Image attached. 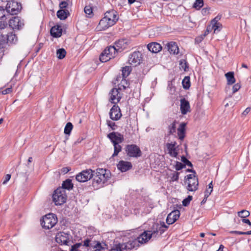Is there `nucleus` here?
<instances>
[{"instance_id":"nucleus-59","label":"nucleus","mask_w":251,"mask_h":251,"mask_svg":"<svg viewBox=\"0 0 251 251\" xmlns=\"http://www.w3.org/2000/svg\"><path fill=\"white\" fill-rule=\"evenodd\" d=\"M212 28H211V25H209L205 31L204 33L202 34L203 37H205L210 31H211Z\"/></svg>"},{"instance_id":"nucleus-50","label":"nucleus","mask_w":251,"mask_h":251,"mask_svg":"<svg viewBox=\"0 0 251 251\" xmlns=\"http://www.w3.org/2000/svg\"><path fill=\"white\" fill-rule=\"evenodd\" d=\"M222 27V25L220 23H217V24L211 26V28L212 29H214V32L217 30L218 31H220Z\"/></svg>"},{"instance_id":"nucleus-35","label":"nucleus","mask_w":251,"mask_h":251,"mask_svg":"<svg viewBox=\"0 0 251 251\" xmlns=\"http://www.w3.org/2000/svg\"><path fill=\"white\" fill-rule=\"evenodd\" d=\"M131 71V68L130 67L126 66L123 67L122 70L123 78H126L127 76H128Z\"/></svg>"},{"instance_id":"nucleus-20","label":"nucleus","mask_w":251,"mask_h":251,"mask_svg":"<svg viewBox=\"0 0 251 251\" xmlns=\"http://www.w3.org/2000/svg\"><path fill=\"white\" fill-rule=\"evenodd\" d=\"M132 167V165L131 163L126 161H120L117 164L118 169L120 170L122 172H125L131 169Z\"/></svg>"},{"instance_id":"nucleus-44","label":"nucleus","mask_w":251,"mask_h":251,"mask_svg":"<svg viewBox=\"0 0 251 251\" xmlns=\"http://www.w3.org/2000/svg\"><path fill=\"white\" fill-rule=\"evenodd\" d=\"M179 67L180 69H183L186 71L188 68V65L186 61L184 59H181L179 61Z\"/></svg>"},{"instance_id":"nucleus-22","label":"nucleus","mask_w":251,"mask_h":251,"mask_svg":"<svg viewBox=\"0 0 251 251\" xmlns=\"http://www.w3.org/2000/svg\"><path fill=\"white\" fill-rule=\"evenodd\" d=\"M115 48L117 49V50L121 52L124 49H126L127 46V41L126 39H121L115 43Z\"/></svg>"},{"instance_id":"nucleus-14","label":"nucleus","mask_w":251,"mask_h":251,"mask_svg":"<svg viewBox=\"0 0 251 251\" xmlns=\"http://www.w3.org/2000/svg\"><path fill=\"white\" fill-rule=\"evenodd\" d=\"M119 88H113L109 93L110 98L109 101L112 103H117L119 102L122 98Z\"/></svg>"},{"instance_id":"nucleus-53","label":"nucleus","mask_w":251,"mask_h":251,"mask_svg":"<svg viewBox=\"0 0 251 251\" xmlns=\"http://www.w3.org/2000/svg\"><path fill=\"white\" fill-rule=\"evenodd\" d=\"M6 8L4 9L3 7L0 6V19H3L6 17Z\"/></svg>"},{"instance_id":"nucleus-16","label":"nucleus","mask_w":251,"mask_h":251,"mask_svg":"<svg viewBox=\"0 0 251 251\" xmlns=\"http://www.w3.org/2000/svg\"><path fill=\"white\" fill-rule=\"evenodd\" d=\"M166 147L168 153L171 157H177L178 155V146H176V143L174 142L171 143H167Z\"/></svg>"},{"instance_id":"nucleus-57","label":"nucleus","mask_w":251,"mask_h":251,"mask_svg":"<svg viewBox=\"0 0 251 251\" xmlns=\"http://www.w3.org/2000/svg\"><path fill=\"white\" fill-rule=\"evenodd\" d=\"M97 249L92 251H105L102 248L101 245L100 243H98L95 247Z\"/></svg>"},{"instance_id":"nucleus-8","label":"nucleus","mask_w":251,"mask_h":251,"mask_svg":"<svg viewBox=\"0 0 251 251\" xmlns=\"http://www.w3.org/2000/svg\"><path fill=\"white\" fill-rule=\"evenodd\" d=\"M185 178L188 180L187 189L189 191H195L198 188L199 181L198 177L195 175L189 174Z\"/></svg>"},{"instance_id":"nucleus-24","label":"nucleus","mask_w":251,"mask_h":251,"mask_svg":"<svg viewBox=\"0 0 251 251\" xmlns=\"http://www.w3.org/2000/svg\"><path fill=\"white\" fill-rule=\"evenodd\" d=\"M148 49L152 53H157L162 50V46L157 42H152L147 46Z\"/></svg>"},{"instance_id":"nucleus-15","label":"nucleus","mask_w":251,"mask_h":251,"mask_svg":"<svg viewBox=\"0 0 251 251\" xmlns=\"http://www.w3.org/2000/svg\"><path fill=\"white\" fill-rule=\"evenodd\" d=\"M9 25L13 29H20L24 25V23L20 20V17L15 16L9 21Z\"/></svg>"},{"instance_id":"nucleus-3","label":"nucleus","mask_w":251,"mask_h":251,"mask_svg":"<svg viewBox=\"0 0 251 251\" xmlns=\"http://www.w3.org/2000/svg\"><path fill=\"white\" fill-rule=\"evenodd\" d=\"M57 222L56 216L53 213L46 215L41 220L42 227L45 229H49L53 227Z\"/></svg>"},{"instance_id":"nucleus-45","label":"nucleus","mask_w":251,"mask_h":251,"mask_svg":"<svg viewBox=\"0 0 251 251\" xmlns=\"http://www.w3.org/2000/svg\"><path fill=\"white\" fill-rule=\"evenodd\" d=\"M238 215L241 218H245L250 216V212L248 210H242L238 212Z\"/></svg>"},{"instance_id":"nucleus-2","label":"nucleus","mask_w":251,"mask_h":251,"mask_svg":"<svg viewBox=\"0 0 251 251\" xmlns=\"http://www.w3.org/2000/svg\"><path fill=\"white\" fill-rule=\"evenodd\" d=\"M104 15V17L99 22V25L103 30L114 25L119 19L118 13L114 10L106 11Z\"/></svg>"},{"instance_id":"nucleus-40","label":"nucleus","mask_w":251,"mask_h":251,"mask_svg":"<svg viewBox=\"0 0 251 251\" xmlns=\"http://www.w3.org/2000/svg\"><path fill=\"white\" fill-rule=\"evenodd\" d=\"M168 226L165 224L164 222H161L159 230V237L168 228Z\"/></svg>"},{"instance_id":"nucleus-12","label":"nucleus","mask_w":251,"mask_h":251,"mask_svg":"<svg viewBox=\"0 0 251 251\" xmlns=\"http://www.w3.org/2000/svg\"><path fill=\"white\" fill-rule=\"evenodd\" d=\"M121 109L120 107L116 104H114L110 109L109 112V116L111 120L113 121H118L122 117Z\"/></svg>"},{"instance_id":"nucleus-64","label":"nucleus","mask_w":251,"mask_h":251,"mask_svg":"<svg viewBox=\"0 0 251 251\" xmlns=\"http://www.w3.org/2000/svg\"><path fill=\"white\" fill-rule=\"evenodd\" d=\"M212 192H211L210 190L207 188L204 192V196H205L206 197H208Z\"/></svg>"},{"instance_id":"nucleus-19","label":"nucleus","mask_w":251,"mask_h":251,"mask_svg":"<svg viewBox=\"0 0 251 251\" xmlns=\"http://www.w3.org/2000/svg\"><path fill=\"white\" fill-rule=\"evenodd\" d=\"M151 235L152 234H151V232H149V231H144L137 237V239H136L138 241V244L146 243L151 237H152Z\"/></svg>"},{"instance_id":"nucleus-36","label":"nucleus","mask_w":251,"mask_h":251,"mask_svg":"<svg viewBox=\"0 0 251 251\" xmlns=\"http://www.w3.org/2000/svg\"><path fill=\"white\" fill-rule=\"evenodd\" d=\"M84 10L86 15L87 17L91 18L93 16L94 14L93 12V9L92 6L90 5H86L84 7Z\"/></svg>"},{"instance_id":"nucleus-54","label":"nucleus","mask_w":251,"mask_h":251,"mask_svg":"<svg viewBox=\"0 0 251 251\" xmlns=\"http://www.w3.org/2000/svg\"><path fill=\"white\" fill-rule=\"evenodd\" d=\"M241 88V85L237 83L234 85L232 87V93H235L237 92Z\"/></svg>"},{"instance_id":"nucleus-18","label":"nucleus","mask_w":251,"mask_h":251,"mask_svg":"<svg viewBox=\"0 0 251 251\" xmlns=\"http://www.w3.org/2000/svg\"><path fill=\"white\" fill-rule=\"evenodd\" d=\"M180 109L182 114L185 115L190 112V105L188 100L185 98H182L180 99Z\"/></svg>"},{"instance_id":"nucleus-49","label":"nucleus","mask_w":251,"mask_h":251,"mask_svg":"<svg viewBox=\"0 0 251 251\" xmlns=\"http://www.w3.org/2000/svg\"><path fill=\"white\" fill-rule=\"evenodd\" d=\"M176 164L175 168L176 171H180L182 169L185 167V165H184L183 163H182L181 162H179L178 161H176Z\"/></svg>"},{"instance_id":"nucleus-56","label":"nucleus","mask_w":251,"mask_h":251,"mask_svg":"<svg viewBox=\"0 0 251 251\" xmlns=\"http://www.w3.org/2000/svg\"><path fill=\"white\" fill-rule=\"evenodd\" d=\"M12 91V87L7 88L2 91L1 93L3 95H6L7 94H9Z\"/></svg>"},{"instance_id":"nucleus-38","label":"nucleus","mask_w":251,"mask_h":251,"mask_svg":"<svg viewBox=\"0 0 251 251\" xmlns=\"http://www.w3.org/2000/svg\"><path fill=\"white\" fill-rule=\"evenodd\" d=\"M100 60L102 62H106L111 59L108 54L104 53V50L101 53L99 57Z\"/></svg>"},{"instance_id":"nucleus-61","label":"nucleus","mask_w":251,"mask_h":251,"mask_svg":"<svg viewBox=\"0 0 251 251\" xmlns=\"http://www.w3.org/2000/svg\"><path fill=\"white\" fill-rule=\"evenodd\" d=\"M7 26V23L5 21L0 22V29H4Z\"/></svg>"},{"instance_id":"nucleus-32","label":"nucleus","mask_w":251,"mask_h":251,"mask_svg":"<svg viewBox=\"0 0 251 251\" xmlns=\"http://www.w3.org/2000/svg\"><path fill=\"white\" fill-rule=\"evenodd\" d=\"M5 37L8 43H15L17 40L16 36L12 33H8Z\"/></svg>"},{"instance_id":"nucleus-6","label":"nucleus","mask_w":251,"mask_h":251,"mask_svg":"<svg viewBox=\"0 0 251 251\" xmlns=\"http://www.w3.org/2000/svg\"><path fill=\"white\" fill-rule=\"evenodd\" d=\"M7 2L5 8L8 14L17 15L20 12L22 9V5L20 3L13 0H10Z\"/></svg>"},{"instance_id":"nucleus-55","label":"nucleus","mask_w":251,"mask_h":251,"mask_svg":"<svg viewBox=\"0 0 251 251\" xmlns=\"http://www.w3.org/2000/svg\"><path fill=\"white\" fill-rule=\"evenodd\" d=\"M68 5V2L65 1H62L59 3V7L60 9H65V8H67Z\"/></svg>"},{"instance_id":"nucleus-58","label":"nucleus","mask_w":251,"mask_h":251,"mask_svg":"<svg viewBox=\"0 0 251 251\" xmlns=\"http://www.w3.org/2000/svg\"><path fill=\"white\" fill-rule=\"evenodd\" d=\"M11 175L10 174H7L4 177V180L3 181V184H5L10 179Z\"/></svg>"},{"instance_id":"nucleus-10","label":"nucleus","mask_w":251,"mask_h":251,"mask_svg":"<svg viewBox=\"0 0 251 251\" xmlns=\"http://www.w3.org/2000/svg\"><path fill=\"white\" fill-rule=\"evenodd\" d=\"M120 245L123 251H130L134 249H137L139 246L136 239H130L126 242L120 243Z\"/></svg>"},{"instance_id":"nucleus-52","label":"nucleus","mask_w":251,"mask_h":251,"mask_svg":"<svg viewBox=\"0 0 251 251\" xmlns=\"http://www.w3.org/2000/svg\"><path fill=\"white\" fill-rule=\"evenodd\" d=\"M106 124L107 126L110 128H111L112 130H115L117 126L116 125L114 122H112L110 120H107Z\"/></svg>"},{"instance_id":"nucleus-62","label":"nucleus","mask_w":251,"mask_h":251,"mask_svg":"<svg viewBox=\"0 0 251 251\" xmlns=\"http://www.w3.org/2000/svg\"><path fill=\"white\" fill-rule=\"evenodd\" d=\"M90 240H89V239H87L84 241L83 245H82L83 246H85L87 247H89L90 246Z\"/></svg>"},{"instance_id":"nucleus-11","label":"nucleus","mask_w":251,"mask_h":251,"mask_svg":"<svg viewBox=\"0 0 251 251\" xmlns=\"http://www.w3.org/2000/svg\"><path fill=\"white\" fill-rule=\"evenodd\" d=\"M107 137L113 144L115 143L120 144L124 141V135L118 132H112L107 134Z\"/></svg>"},{"instance_id":"nucleus-41","label":"nucleus","mask_w":251,"mask_h":251,"mask_svg":"<svg viewBox=\"0 0 251 251\" xmlns=\"http://www.w3.org/2000/svg\"><path fill=\"white\" fill-rule=\"evenodd\" d=\"M129 84L126 78H122V80L121 82V83L119 84V89L120 90L123 89L124 90H125L126 88L129 87Z\"/></svg>"},{"instance_id":"nucleus-4","label":"nucleus","mask_w":251,"mask_h":251,"mask_svg":"<svg viewBox=\"0 0 251 251\" xmlns=\"http://www.w3.org/2000/svg\"><path fill=\"white\" fill-rule=\"evenodd\" d=\"M67 200L66 191L63 188H58L54 191L52 195V200L56 205H61L64 203Z\"/></svg>"},{"instance_id":"nucleus-30","label":"nucleus","mask_w":251,"mask_h":251,"mask_svg":"<svg viewBox=\"0 0 251 251\" xmlns=\"http://www.w3.org/2000/svg\"><path fill=\"white\" fill-rule=\"evenodd\" d=\"M73 188V184L72 182V180L70 179H67L64 181L62 183V187H59V188H63V190L67 189L70 190Z\"/></svg>"},{"instance_id":"nucleus-42","label":"nucleus","mask_w":251,"mask_h":251,"mask_svg":"<svg viewBox=\"0 0 251 251\" xmlns=\"http://www.w3.org/2000/svg\"><path fill=\"white\" fill-rule=\"evenodd\" d=\"M8 44L6 37L4 35L0 36V49H3L5 45Z\"/></svg>"},{"instance_id":"nucleus-33","label":"nucleus","mask_w":251,"mask_h":251,"mask_svg":"<svg viewBox=\"0 0 251 251\" xmlns=\"http://www.w3.org/2000/svg\"><path fill=\"white\" fill-rule=\"evenodd\" d=\"M114 146V152L112 155V157H115L117 156L120 152L122 151V146L117 144V143H115L114 144H113Z\"/></svg>"},{"instance_id":"nucleus-31","label":"nucleus","mask_w":251,"mask_h":251,"mask_svg":"<svg viewBox=\"0 0 251 251\" xmlns=\"http://www.w3.org/2000/svg\"><path fill=\"white\" fill-rule=\"evenodd\" d=\"M176 121L175 120L172 123L168 126L167 136L173 135L176 131Z\"/></svg>"},{"instance_id":"nucleus-37","label":"nucleus","mask_w":251,"mask_h":251,"mask_svg":"<svg viewBox=\"0 0 251 251\" xmlns=\"http://www.w3.org/2000/svg\"><path fill=\"white\" fill-rule=\"evenodd\" d=\"M66 54V51L63 48L59 49L56 51V55L59 59L64 58Z\"/></svg>"},{"instance_id":"nucleus-63","label":"nucleus","mask_w":251,"mask_h":251,"mask_svg":"<svg viewBox=\"0 0 251 251\" xmlns=\"http://www.w3.org/2000/svg\"><path fill=\"white\" fill-rule=\"evenodd\" d=\"M190 202V201L186 199V198L183 200L182 204L183 206H187V205H188L189 204Z\"/></svg>"},{"instance_id":"nucleus-25","label":"nucleus","mask_w":251,"mask_h":251,"mask_svg":"<svg viewBox=\"0 0 251 251\" xmlns=\"http://www.w3.org/2000/svg\"><path fill=\"white\" fill-rule=\"evenodd\" d=\"M62 29L59 25H54L50 29V34L55 38L59 37L62 35Z\"/></svg>"},{"instance_id":"nucleus-28","label":"nucleus","mask_w":251,"mask_h":251,"mask_svg":"<svg viewBox=\"0 0 251 251\" xmlns=\"http://www.w3.org/2000/svg\"><path fill=\"white\" fill-rule=\"evenodd\" d=\"M160 228V225L157 223H154L151 228V230H150L151 234H152L151 236L153 238H156L159 237V230Z\"/></svg>"},{"instance_id":"nucleus-29","label":"nucleus","mask_w":251,"mask_h":251,"mask_svg":"<svg viewBox=\"0 0 251 251\" xmlns=\"http://www.w3.org/2000/svg\"><path fill=\"white\" fill-rule=\"evenodd\" d=\"M226 77L227 79V84L232 85L235 82V78L233 72H229L225 74Z\"/></svg>"},{"instance_id":"nucleus-27","label":"nucleus","mask_w":251,"mask_h":251,"mask_svg":"<svg viewBox=\"0 0 251 251\" xmlns=\"http://www.w3.org/2000/svg\"><path fill=\"white\" fill-rule=\"evenodd\" d=\"M56 15L59 19L64 20L70 15V13L67 9H60L57 12Z\"/></svg>"},{"instance_id":"nucleus-7","label":"nucleus","mask_w":251,"mask_h":251,"mask_svg":"<svg viewBox=\"0 0 251 251\" xmlns=\"http://www.w3.org/2000/svg\"><path fill=\"white\" fill-rule=\"evenodd\" d=\"M72 237L69 233L59 232L55 236L56 242L60 245L70 246L72 243Z\"/></svg>"},{"instance_id":"nucleus-48","label":"nucleus","mask_w":251,"mask_h":251,"mask_svg":"<svg viewBox=\"0 0 251 251\" xmlns=\"http://www.w3.org/2000/svg\"><path fill=\"white\" fill-rule=\"evenodd\" d=\"M180 173L177 172H174L172 176L171 177V179L172 181H177L179 178V176Z\"/></svg>"},{"instance_id":"nucleus-5","label":"nucleus","mask_w":251,"mask_h":251,"mask_svg":"<svg viewBox=\"0 0 251 251\" xmlns=\"http://www.w3.org/2000/svg\"><path fill=\"white\" fill-rule=\"evenodd\" d=\"M125 150L126 153L129 157L138 158L142 154L140 148L135 144L126 145Z\"/></svg>"},{"instance_id":"nucleus-34","label":"nucleus","mask_w":251,"mask_h":251,"mask_svg":"<svg viewBox=\"0 0 251 251\" xmlns=\"http://www.w3.org/2000/svg\"><path fill=\"white\" fill-rule=\"evenodd\" d=\"M183 87L184 89L187 90L190 87V81L189 76H185L182 81Z\"/></svg>"},{"instance_id":"nucleus-60","label":"nucleus","mask_w":251,"mask_h":251,"mask_svg":"<svg viewBox=\"0 0 251 251\" xmlns=\"http://www.w3.org/2000/svg\"><path fill=\"white\" fill-rule=\"evenodd\" d=\"M71 170L70 168L68 167H63L61 169V172L64 173V174L67 173Z\"/></svg>"},{"instance_id":"nucleus-46","label":"nucleus","mask_w":251,"mask_h":251,"mask_svg":"<svg viewBox=\"0 0 251 251\" xmlns=\"http://www.w3.org/2000/svg\"><path fill=\"white\" fill-rule=\"evenodd\" d=\"M181 161L183 163L184 165H187L189 167H192L193 164L192 163L188 160L187 159L186 157H185L184 155L182 156L181 157Z\"/></svg>"},{"instance_id":"nucleus-23","label":"nucleus","mask_w":251,"mask_h":251,"mask_svg":"<svg viewBox=\"0 0 251 251\" xmlns=\"http://www.w3.org/2000/svg\"><path fill=\"white\" fill-rule=\"evenodd\" d=\"M186 126V123L183 122L180 123L178 128H177L178 138L181 141H183L185 137Z\"/></svg>"},{"instance_id":"nucleus-39","label":"nucleus","mask_w":251,"mask_h":251,"mask_svg":"<svg viewBox=\"0 0 251 251\" xmlns=\"http://www.w3.org/2000/svg\"><path fill=\"white\" fill-rule=\"evenodd\" d=\"M73 128V125L71 122L66 124L64 128V133L66 135H70L71 132Z\"/></svg>"},{"instance_id":"nucleus-9","label":"nucleus","mask_w":251,"mask_h":251,"mask_svg":"<svg viewBox=\"0 0 251 251\" xmlns=\"http://www.w3.org/2000/svg\"><path fill=\"white\" fill-rule=\"evenodd\" d=\"M94 172L91 169L83 170L76 176L75 178L80 182H86L94 176Z\"/></svg>"},{"instance_id":"nucleus-47","label":"nucleus","mask_w":251,"mask_h":251,"mask_svg":"<svg viewBox=\"0 0 251 251\" xmlns=\"http://www.w3.org/2000/svg\"><path fill=\"white\" fill-rule=\"evenodd\" d=\"M82 246V244L80 243H76L71 246L70 251H80L78 249Z\"/></svg>"},{"instance_id":"nucleus-13","label":"nucleus","mask_w":251,"mask_h":251,"mask_svg":"<svg viewBox=\"0 0 251 251\" xmlns=\"http://www.w3.org/2000/svg\"><path fill=\"white\" fill-rule=\"evenodd\" d=\"M142 54L139 51H134L129 57L128 62L133 66H136L141 61Z\"/></svg>"},{"instance_id":"nucleus-51","label":"nucleus","mask_w":251,"mask_h":251,"mask_svg":"<svg viewBox=\"0 0 251 251\" xmlns=\"http://www.w3.org/2000/svg\"><path fill=\"white\" fill-rule=\"evenodd\" d=\"M109 251H123L120 243L114 245Z\"/></svg>"},{"instance_id":"nucleus-1","label":"nucleus","mask_w":251,"mask_h":251,"mask_svg":"<svg viewBox=\"0 0 251 251\" xmlns=\"http://www.w3.org/2000/svg\"><path fill=\"white\" fill-rule=\"evenodd\" d=\"M93 180V186L96 189L103 187L104 184L110 178V172L105 169L98 168L96 170Z\"/></svg>"},{"instance_id":"nucleus-43","label":"nucleus","mask_w":251,"mask_h":251,"mask_svg":"<svg viewBox=\"0 0 251 251\" xmlns=\"http://www.w3.org/2000/svg\"><path fill=\"white\" fill-rule=\"evenodd\" d=\"M203 5V0H196L193 4V7L199 10Z\"/></svg>"},{"instance_id":"nucleus-17","label":"nucleus","mask_w":251,"mask_h":251,"mask_svg":"<svg viewBox=\"0 0 251 251\" xmlns=\"http://www.w3.org/2000/svg\"><path fill=\"white\" fill-rule=\"evenodd\" d=\"M180 211L178 210H175L169 213L166 219V223L168 225L174 223L179 217Z\"/></svg>"},{"instance_id":"nucleus-26","label":"nucleus","mask_w":251,"mask_h":251,"mask_svg":"<svg viewBox=\"0 0 251 251\" xmlns=\"http://www.w3.org/2000/svg\"><path fill=\"white\" fill-rule=\"evenodd\" d=\"M119 52V51L117 50L116 48H115V46H109L104 50V53L109 55L111 58H114L116 56V54Z\"/></svg>"},{"instance_id":"nucleus-21","label":"nucleus","mask_w":251,"mask_h":251,"mask_svg":"<svg viewBox=\"0 0 251 251\" xmlns=\"http://www.w3.org/2000/svg\"><path fill=\"white\" fill-rule=\"evenodd\" d=\"M168 50L170 53L177 54L179 52V48L177 44L175 42H170L166 44Z\"/></svg>"}]
</instances>
